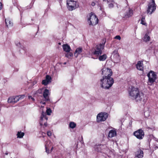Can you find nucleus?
Segmentation results:
<instances>
[{"label": "nucleus", "instance_id": "f257e3e1", "mask_svg": "<svg viewBox=\"0 0 158 158\" xmlns=\"http://www.w3.org/2000/svg\"><path fill=\"white\" fill-rule=\"evenodd\" d=\"M114 82L112 78L102 77L100 81L101 87L104 89H108L110 87Z\"/></svg>", "mask_w": 158, "mask_h": 158}, {"label": "nucleus", "instance_id": "f03ea898", "mask_svg": "<svg viewBox=\"0 0 158 158\" xmlns=\"http://www.w3.org/2000/svg\"><path fill=\"white\" fill-rule=\"evenodd\" d=\"M98 20L96 15L93 12H91L89 15V17L88 21L89 25L94 26L98 23Z\"/></svg>", "mask_w": 158, "mask_h": 158}, {"label": "nucleus", "instance_id": "7ed1b4c3", "mask_svg": "<svg viewBox=\"0 0 158 158\" xmlns=\"http://www.w3.org/2000/svg\"><path fill=\"white\" fill-rule=\"evenodd\" d=\"M139 92L138 88L134 87H131V88H129L128 91L130 97L133 100L137 94H139Z\"/></svg>", "mask_w": 158, "mask_h": 158}, {"label": "nucleus", "instance_id": "20e7f679", "mask_svg": "<svg viewBox=\"0 0 158 158\" xmlns=\"http://www.w3.org/2000/svg\"><path fill=\"white\" fill-rule=\"evenodd\" d=\"M104 44L105 43L100 44L97 45L95 51L93 53V54L97 56H99L101 55L102 53V50L104 49Z\"/></svg>", "mask_w": 158, "mask_h": 158}, {"label": "nucleus", "instance_id": "39448f33", "mask_svg": "<svg viewBox=\"0 0 158 158\" xmlns=\"http://www.w3.org/2000/svg\"><path fill=\"white\" fill-rule=\"evenodd\" d=\"M156 6L154 0H152V2L149 3L148 5L147 10V13L151 15L156 10Z\"/></svg>", "mask_w": 158, "mask_h": 158}, {"label": "nucleus", "instance_id": "423d86ee", "mask_svg": "<svg viewBox=\"0 0 158 158\" xmlns=\"http://www.w3.org/2000/svg\"><path fill=\"white\" fill-rule=\"evenodd\" d=\"M147 76L148 77V84L151 85L152 83L155 82L156 78V74L152 71H150L148 74Z\"/></svg>", "mask_w": 158, "mask_h": 158}, {"label": "nucleus", "instance_id": "0eeeda50", "mask_svg": "<svg viewBox=\"0 0 158 158\" xmlns=\"http://www.w3.org/2000/svg\"><path fill=\"white\" fill-rule=\"evenodd\" d=\"M25 97L24 95H20L15 97L13 96L8 98V102L9 103H15L20 100L23 99Z\"/></svg>", "mask_w": 158, "mask_h": 158}, {"label": "nucleus", "instance_id": "6e6552de", "mask_svg": "<svg viewBox=\"0 0 158 158\" xmlns=\"http://www.w3.org/2000/svg\"><path fill=\"white\" fill-rule=\"evenodd\" d=\"M102 74L103 75V77L111 78V76L112 74V72L111 69L105 67L102 70Z\"/></svg>", "mask_w": 158, "mask_h": 158}, {"label": "nucleus", "instance_id": "1a4fd4ad", "mask_svg": "<svg viewBox=\"0 0 158 158\" xmlns=\"http://www.w3.org/2000/svg\"><path fill=\"white\" fill-rule=\"evenodd\" d=\"M133 100H135L137 102H142L143 103H145L147 101L146 98L144 94L140 91Z\"/></svg>", "mask_w": 158, "mask_h": 158}, {"label": "nucleus", "instance_id": "9d476101", "mask_svg": "<svg viewBox=\"0 0 158 158\" xmlns=\"http://www.w3.org/2000/svg\"><path fill=\"white\" fill-rule=\"evenodd\" d=\"M108 117V114L105 112H101L98 114L97 117V120L98 122L104 121Z\"/></svg>", "mask_w": 158, "mask_h": 158}, {"label": "nucleus", "instance_id": "9b49d317", "mask_svg": "<svg viewBox=\"0 0 158 158\" xmlns=\"http://www.w3.org/2000/svg\"><path fill=\"white\" fill-rule=\"evenodd\" d=\"M67 8L70 11H72L78 6L77 4V2L73 0H69L67 1Z\"/></svg>", "mask_w": 158, "mask_h": 158}, {"label": "nucleus", "instance_id": "f8f14e48", "mask_svg": "<svg viewBox=\"0 0 158 158\" xmlns=\"http://www.w3.org/2000/svg\"><path fill=\"white\" fill-rule=\"evenodd\" d=\"M112 60L115 63H118L120 61V58L119 55L116 51L113 52L111 56Z\"/></svg>", "mask_w": 158, "mask_h": 158}, {"label": "nucleus", "instance_id": "ddd939ff", "mask_svg": "<svg viewBox=\"0 0 158 158\" xmlns=\"http://www.w3.org/2000/svg\"><path fill=\"white\" fill-rule=\"evenodd\" d=\"M47 120L48 118L46 116V114L43 112L42 113L40 122V125L42 126L44 125L45 127L47 126Z\"/></svg>", "mask_w": 158, "mask_h": 158}, {"label": "nucleus", "instance_id": "4468645a", "mask_svg": "<svg viewBox=\"0 0 158 158\" xmlns=\"http://www.w3.org/2000/svg\"><path fill=\"white\" fill-rule=\"evenodd\" d=\"M133 134L137 139H141L144 137V133L143 130L140 129L135 131Z\"/></svg>", "mask_w": 158, "mask_h": 158}, {"label": "nucleus", "instance_id": "2eb2a0df", "mask_svg": "<svg viewBox=\"0 0 158 158\" xmlns=\"http://www.w3.org/2000/svg\"><path fill=\"white\" fill-rule=\"evenodd\" d=\"M52 78L50 76L47 75L46 76V79L42 81V84L44 85H47L49 83L51 82Z\"/></svg>", "mask_w": 158, "mask_h": 158}, {"label": "nucleus", "instance_id": "dca6fc26", "mask_svg": "<svg viewBox=\"0 0 158 158\" xmlns=\"http://www.w3.org/2000/svg\"><path fill=\"white\" fill-rule=\"evenodd\" d=\"M143 156V152L140 149H139L135 153V156L138 158H142Z\"/></svg>", "mask_w": 158, "mask_h": 158}, {"label": "nucleus", "instance_id": "f3484780", "mask_svg": "<svg viewBox=\"0 0 158 158\" xmlns=\"http://www.w3.org/2000/svg\"><path fill=\"white\" fill-rule=\"evenodd\" d=\"M50 94L49 90L47 89H45L43 93V96L45 99V101L49 100L48 95Z\"/></svg>", "mask_w": 158, "mask_h": 158}, {"label": "nucleus", "instance_id": "a211bd4d", "mask_svg": "<svg viewBox=\"0 0 158 158\" xmlns=\"http://www.w3.org/2000/svg\"><path fill=\"white\" fill-rule=\"evenodd\" d=\"M136 68L139 70H143V64L142 61H138L136 65Z\"/></svg>", "mask_w": 158, "mask_h": 158}, {"label": "nucleus", "instance_id": "6ab92c4d", "mask_svg": "<svg viewBox=\"0 0 158 158\" xmlns=\"http://www.w3.org/2000/svg\"><path fill=\"white\" fill-rule=\"evenodd\" d=\"M104 147H105V146L102 145H98L95 146L94 148L96 151L101 152H102V150H103V148H104Z\"/></svg>", "mask_w": 158, "mask_h": 158}, {"label": "nucleus", "instance_id": "aec40b11", "mask_svg": "<svg viewBox=\"0 0 158 158\" xmlns=\"http://www.w3.org/2000/svg\"><path fill=\"white\" fill-rule=\"evenodd\" d=\"M116 132L114 130H110L109 133L108 137L110 138H112L116 135Z\"/></svg>", "mask_w": 158, "mask_h": 158}, {"label": "nucleus", "instance_id": "412c9836", "mask_svg": "<svg viewBox=\"0 0 158 158\" xmlns=\"http://www.w3.org/2000/svg\"><path fill=\"white\" fill-rule=\"evenodd\" d=\"M5 23L8 27H11L13 25V23L9 18L5 19Z\"/></svg>", "mask_w": 158, "mask_h": 158}, {"label": "nucleus", "instance_id": "4be33fe9", "mask_svg": "<svg viewBox=\"0 0 158 158\" xmlns=\"http://www.w3.org/2000/svg\"><path fill=\"white\" fill-rule=\"evenodd\" d=\"M127 9H128V12L126 13L125 15V17L126 18L132 16L133 15L132 10L129 8L128 7H127Z\"/></svg>", "mask_w": 158, "mask_h": 158}, {"label": "nucleus", "instance_id": "5701e85b", "mask_svg": "<svg viewBox=\"0 0 158 158\" xmlns=\"http://www.w3.org/2000/svg\"><path fill=\"white\" fill-rule=\"evenodd\" d=\"M51 144L50 141H48L46 142L45 144L46 151L47 153L49 152V148H48L51 146Z\"/></svg>", "mask_w": 158, "mask_h": 158}, {"label": "nucleus", "instance_id": "b1692460", "mask_svg": "<svg viewBox=\"0 0 158 158\" xmlns=\"http://www.w3.org/2000/svg\"><path fill=\"white\" fill-rule=\"evenodd\" d=\"M82 48L79 47L77 48L74 53V56L76 57H77L78 55L80 54L82 52Z\"/></svg>", "mask_w": 158, "mask_h": 158}, {"label": "nucleus", "instance_id": "393cba45", "mask_svg": "<svg viewBox=\"0 0 158 158\" xmlns=\"http://www.w3.org/2000/svg\"><path fill=\"white\" fill-rule=\"evenodd\" d=\"M63 48L64 50L66 52H69L71 50L70 46L67 44L63 45Z\"/></svg>", "mask_w": 158, "mask_h": 158}, {"label": "nucleus", "instance_id": "a878e982", "mask_svg": "<svg viewBox=\"0 0 158 158\" xmlns=\"http://www.w3.org/2000/svg\"><path fill=\"white\" fill-rule=\"evenodd\" d=\"M150 36L148 35V34L146 33L145 34L144 37L143 38V41L145 42H147L150 41Z\"/></svg>", "mask_w": 158, "mask_h": 158}, {"label": "nucleus", "instance_id": "bb28decb", "mask_svg": "<svg viewBox=\"0 0 158 158\" xmlns=\"http://www.w3.org/2000/svg\"><path fill=\"white\" fill-rule=\"evenodd\" d=\"M107 56L106 54H103L102 55L99 56L98 59L100 61H103L105 60L107 58Z\"/></svg>", "mask_w": 158, "mask_h": 158}, {"label": "nucleus", "instance_id": "cd10ccee", "mask_svg": "<svg viewBox=\"0 0 158 158\" xmlns=\"http://www.w3.org/2000/svg\"><path fill=\"white\" fill-rule=\"evenodd\" d=\"M65 54V56L68 58H71L73 56V54L71 52H67Z\"/></svg>", "mask_w": 158, "mask_h": 158}, {"label": "nucleus", "instance_id": "c85d7f7f", "mask_svg": "<svg viewBox=\"0 0 158 158\" xmlns=\"http://www.w3.org/2000/svg\"><path fill=\"white\" fill-rule=\"evenodd\" d=\"M17 137L19 138H22L24 135V133L23 132H21L19 131L17 135Z\"/></svg>", "mask_w": 158, "mask_h": 158}, {"label": "nucleus", "instance_id": "c756f323", "mask_svg": "<svg viewBox=\"0 0 158 158\" xmlns=\"http://www.w3.org/2000/svg\"><path fill=\"white\" fill-rule=\"evenodd\" d=\"M141 23L142 25H145V26H147V24L145 22V18L144 17H143L141 20Z\"/></svg>", "mask_w": 158, "mask_h": 158}, {"label": "nucleus", "instance_id": "7c9ffc66", "mask_svg": "<svg viewBox=\"0 0 158 158\" xmlns=\"http://www.w3.org/2000/svg\"><path fill=\"white\" fill-rule=\"evenodd\" d=\"M76 126V124L74 123L73 122H71L69 124V127L70 128H73L75 127Z\"/></svg>", "mask_w": 158, "mask_h": 158}, {"label": "nucleus", "instance_id": "2f4dec72", "mask_svg": "<svg viewBox=\"0 0 158 158\" xmlns=\"http://www.w3.org/2000/svg\"><path fill=\"white\" fill-rule=\"evenodd\" d=\"M47 114L48 115H50L52 113V110L50 108H47L46 110Z\"/></svg>", "mask_w": 158, "mask_h": 158}, {"label": "nucleus", "instance_id": "473e14b6", "mask_svg": "<svg viewBox=\"0 0 158 158\" xmlns=\"http://www.w3.org/2000/svg\"><path fill=\"white\" fill-rule=\"evenodd\" d=\"M97 2H96L94 1H93L91 2V6H94L95 5L96 3Z\"/></svg>", "mask_w": 158, "mask_h": 158}, {"label": "nucleus", "instance_id": "72a5a7b5", "mask_svg": "<svg viewBox=\"0 0 158 158\" xmlns=\"http://www.w3.org/2000/svg\"><path fill=\"white\" fill-rule=\"evenodd\" d=\"M47 135L49 136H50L52 135V133L50 131H48L47 133Z\"/></svg>", "mask_w": 158, "mask_h": 158}, {"label": "nucleus", "instance_id": "f704fd0d", "mask_svg": "<svg viewBox=\"0 0 158 158\" xmlns=\"http://www.w3.org/2000/svg\"><path fill=\"white\" fill-rule=\"evenodd\" d=\"M115 39H118L119 40H120L121 39V38L119 35H117L115 36Z\"/></svg>", "mask_w": 158, "mask_h": 158}, {"label": "nucleus", "instance_id": "c9c22d12", "mask_svg": "<svg viewBox=\"0 0 158 158\" xmlns=\"http://www.w3.org/2000/svg\"><path fill=\"white\" fill-rule=\"evenodd\" d=\"M110 2L111 3L109 4V6L110 7H112L114 6L113 2L112 1V2Z\"/></svg>", "mask_w": 158, "mask_h": 158}, {"label": "nucleus", "instance_id": "e433bc0d", "mask_svg": "<svg viewBox=\"0 0 158 158\" xmlns=\"http://www.w3.org/2000/svg\"><path fill=\"white\" fill-rule=\"evenodd\" d=\"M104 1L107 2L109 3L112 2V0H103Z\"/></svg>", "mask_w": 158, "mask_h": 158}, {"label": "nucleus", "instance_id": "4c0bfd02", "mask_svg": "<svg viewBox=\"0 0 158 158\" xmlns=\"http://www.w3.org/2000/svg\"><path fill=\"white\" fill-rule=\"evenodd\" d=\"M28 98L29 99H32L33 101H34V99L32 98V97L31 96H28Z\"/></svg>", "mask_w": 158, "mask_h": 158}, {"label": "nucleus", "instance_id": "58836bf2", "mask_svg": "<svg viewBox=\"0 0 158 158\" xmlns=\"http://www.w3.org/2000/svg\"><path fill=\"white\" fill-rule=\"evenodd\" d=\"M2 8V5L1 2H0V10H1Z\"/></svg>", "mask_w": 158, "mask_h": 158}, {"label": "nucleus", "instance_id": "ea45409f", "mask_svg": "<svg viewBox=\"0 0 158 158\" xmlns=\"http://www.w3.org/2000/svg\"><path fill=\"white\" fill-rule=\"evenodd\" d=\"M99 9L100 10H102V11H103V8L101 6L100 7Z\"/></svg>", "mask_w": 158, "mask_h": 158}, {"label": "nucleus", "instance_id": "a19ab883", "mask_svg": "<svg viewBox=\"0 0 158 158\" xmlns=\"http://www.w3.org/2000/svg\"><path fill=\"white\" fill-rule=\"evenodd\" d=\"M40 103H42L43 104H45V102H40Z\"/></svg>", "mask_w": 158, "mask_h": 158}, {"label": "nucleus", "instance_id": "79ce46f5", "mask_svg": "<svg viewBox=\"0 0 158 158\" xmlns=\"http://www.w3.org/2000/svg\"><path fill=\"white\" fill-rule=\"evenodd\" d=\"M53 149V147H52L51 148V151L52 152V150Z\"/></svg>", "mask_w": 158, "mask_h": 158}, {"label": "nucleus", "instance_id": "37998d69", "mask_svg": "<svg viewBox=\"0 0 158 158\" xmlns=\"http://www.w3.org/2000/svg\"><path fill=\"white\" fill-rule=\"evenodd\" d=\"M36 81H34V84H36Z\"/></svg>", "mask_w": 158, "mask_h": 158}, {"label": "nucleus", "instance_id": "c03bdc74", "mask_svg": "<svg viewBox=\"0 0 158 158\" xmlns=\"http://www.w3.org/2000/svg\"><path fill=\"white\" fill-rule=\"evenodd\" d=\"M41 89H39V90H38V91H41Z\"/></svg>", "mask_w": 158, "mask_h": 158}, {"label": "nucleus", "instance_id": "a18cd8bd", "mask_svg": "<svg viewBox=\"0 0 158 158\" xmlns=\"http://www.w3.org/2000/svg\"><path fill=\"white\" fill-rule=\"evenodd\" d=\"M5 154L7 155L8 154V153H5Z\"/></svg>", "mask_w": 158, "mask_h": 158}, {"label": "nucleus", "instance_id": "49530a36", "mask_svg": "<svg viewBox=\"0 0 158 158\" xmlns=\"http://www.w3.org/2000/svg\"><path fill=\"white\" fill-rule=\"evenodd\" d=\"M156 141H158V139H157L156 140Z\"/></svg>", "mask_w": 158, "mask_h": 158}, {"label": "nucleus", "instance_id": "de8ad7c7", "mask_svg": "<svg viewBox=\"0 0 158 158\" xmlns=\"http://www.w3.org/2000/svg\"><path fill=\"white\" fill-rule=\"evenodd\" d=\"M64 64H66V63L65 62L64 63Z\"/></svg>", "mask_w": 158, "mask_h": 158}]
</instances>
